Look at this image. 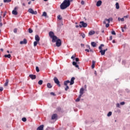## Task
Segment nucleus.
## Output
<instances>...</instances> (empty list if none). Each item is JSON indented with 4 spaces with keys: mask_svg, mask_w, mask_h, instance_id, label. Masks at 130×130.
Listing matches in <instances>:
<instances>
[{
    "mask_svg": "<svg viewBox=\"0 0 130 130\" xmlns=\"http://www.w3.org/2000/svg\"><path fill=\"white\" fill-rule=\"evenodd\" d=\"M91 45L92 47H96V43L92 42L91 43Z\"/></svg>",
    "mask_w": 130,
    "mask_h": 130,
    "instance_id": "obj_22",
    "label": "nucleus"
},
{
    "mask_svg": "<svg viewBox=\"0 0 130 130\" xmlns=\"http://www.w3.org/2000/svg\"><path fill=\"white\" fill-rule=\"evenodd\" d=\"M80 99H80V98H77V99L76 100V102H79V101H80Z\"/></svg>",
    "mask_w": 130,
    "mask_h": 130,
    "instance_id": "obj_45",
    "label": "nucleus"
},
{
    "mask_svg": "<svg viewBox=\"0 0 130 130\" xmlns=\"http://www.w3.org/2000/svg\"><path fill=\"white\" fill-rule=\"evenodd\" d=\"M57 111H60L61 110V108L60 107H58L57 108Z\"/></svg>",
    "mask_w": 130,
    "mask_h": 130,
    "instance_id": "obj_42",
    "label": "nucleus"
},
{
    "mask_svg": "<svg viewBox=\"0 0 130 130\" xmlns=\"http://www.w3.org/2000/svg\"><path fill=\"white\" fill-rule=\"evenodd\" d=\"M101 5H102V1L100 0V1L97 2L96 7H100V6H101Z\"/></svg>",
    "mask_w": 130,
    "mask_h": 130,
    "instance_id": "obj_15",
    "label": "nucleus"
},
{
    "mask_svg": "<svg viewBox=\"0 0 130 130\" xmlns=\"http://www.w3.org/2000/svg\"><path fill=\"white\" fill-rule=\"evenodd\" d=\"M21 120L23 122H26V121H27V119L25 117L22 118Z\"/></svg>",
    "mask_w": 130,
    "mask_h": 130,
    "instance_id": "obj_28",
    "label": "nucleus"
},
{
    "mask_svg": "<svg viewBox=\"0 0 130 130\" xmlns=\"http://www.w3.org/2000/svg\"><path fill=\"white\" fill-rule=\"evenodd\" d=\"M120 105H124V104H125V103H124V102H122L120 103Z\"/></svg>",
    "mask_w": 130,
    "mask_h": 130,
    "instance_id": "obj_44",
    "label": "nucleus"
},
{
    "mask_svg": "<svg viewBox=\"0 0 130 130\" xmlns=\"http://www.w3.org/2000/svg\"><path fill=\"white\" fill-rule=\"evenodd\" d=\"M124 18H128V15H126L125 16H124Z\"/></svg>",
    "mask_w": 130,
    "mask_h": 130,
    "instance_id": "obj_60",
    "label": "nucleus"
},
{
    "mask_svg": "<svg viewBox=\"0 0 130 130\" xmlns=\"http://www.w3.org/2000/svg\"><path fill=\"white\" fill-rule=\"evenodd\" d=\"M111 34H112V35H116V33H115V31L114 30L112 31Z\"/></svg>",
    "mask_w": 130,
    "mask_h": 130,
    "instance_id": "obj_36",
    "label": "nucleus"
},
{
    "mask_svg": "<svg viewBox=\"0 0 130 130\" xmlns=\"http://www.w3.org/2000/svg\"><path fill=\"white\" fill-rule=\"evenodd\" d=\"M81 36H82V38H85V37H86V36L84 35V33H81Z\"/></svg>",
    "mask_w": 130,
    "mask_h": 130,
    "instance_id": "obj_33",
    "label": "nucleus"
},
{
    "mask_svg": "<svg viewBox=\"0 0 130 130\" xmlns=\"http://www.w3.org/2000/svg\"><path fill=\"white\" fill-rule=\"evenodd\" d=\"M103 24H106V20H105V21H103Z\"/></svg>",
    "mask_w": 130,
    "mask_h": 130,
    "instance_id": "obj_57",
    "label": "nucleus"
},
{
    "mask_svg": "<svg viewBox=\"0 0 130 130\" xmlns=\"http://www.w3.org/2000/svg\"><path fill=\"white\" fill-rule=\"evenodd\" d=\"M80 24H79L80 28H82V27H83V28H86V27H87V26H88V24H87V23L84 22V21H81Z\"/></svg>",
    "mask_w": 130,
    "mask_h": 130,
    "instance_id": "obj_4",
    "label": "nucleus"
},
{
    "mask_svg": "<svg viewBox=\"0 0 130 130\" xmlns=\"http://www.w3.org/2000/svg\"><path fill=\"white\" fill-rule=\"evenodd\" d=\"M74 0H67V2H69V4H71V2H73Z\"/></svg>",
    "mask_w": 130,
    "mask_h": 130,
    "instance_id": "obj_50",
    "label": "nucleus"
},
{
    "mask_svg": "<svg viewBox=\"0 0 130 130\" xmlns=\"http://www.w3.org/2000/svg\"><path fill=\"white\" fill-rule=\"evenodd\" d=\"M35 40L38 42H39V41H40V38L38 35H36L35 36Z\"/></svg>",
    "mask_w": 130,
    "mask_h": 130,
    "instance_id": "obj_13",
    "label": "nucleus"
},
{
    "mask_svg": "<svg viewBox=\"0 0 130 130\" xmlns=\"http://www.w3.org/2000/svg\"><path fill=\"white\" fill-rule=\"evenodd\" d=\"M70 6H71V3L68 2V0H64L63 3L60 5V8L61 10H66V9L70 7Z\"/></svg>",
    "mask_w": 130,
    "mask_h": 130,
    "instance_id": "obj_1",
    "label": "nucleus"
},
{
    "mask_svg": "<svg viewBox=\"0 0 130 130\" xmlns=\"http://www.w3.org/2000/svg\"><path fill=\"white\" fill-rule=\"evenodd\" d=\"M89 35H94L95 34V31L94 30H91L88 33Z\"/></svg>",
    "mask_w": 130,
    "mask_h": 130,
    "instance_id": "obj_19",
    "label": "nucleus"
},
{
    "mask_svg": "<svg viewBox=\"0 0 130 130\" xmlns=\"http://www.w3.org/2000/svg\"><path fill=\"white\" fill-rule=\"evenodd\" d=\"M12 2V0H4V3H10Z\"/></svg>",
    "mask_w": 130,
    "mask_h": 130,
    "instance_id": "obj_31",
    "label": "nucleus"
},
{
    "mask_svg": "<svg viewBox=\"0 0 130 130\" xmlns=\"http://www.w3.org/2000/svg\"><path fill=\"white\" fill-rule=\"evenodd\" d=\"M4 57L8 58H11V54H9L8 55H5Z\"/></svg>",
    "mask_w": 130,
    "mask_h": 130,
    "instance_id": "obj_25",
    "label": "nucleus"
},
{
    "mask_svg": "<svg viewBox=\"0 0 130 130\" xmlns=\"http://www.w3.org/2000/svg\"><path fill=\"white\" fill-rule=\"evenodd\" d=\"M28 12L30 14H32V15H37V11H34L32 9H29Z\"/></svg>",
    "mask_w": 130,
    "mask_h": 130,
    "instance_id": "obj_8",
    "label": "nucleus"
},
{
    "mask_svg": "<svg viewBox=\"0 0 130 130\" xmlns=\"http://www.w3.org/2000/svg\"><path fill=\"white\" fill-rule=\"evenodd\" d=\"M43 83V80H40V81L38 82L39 85H42Z\"/></svg>",
    "mask_w": 130,
    "mask_h": 130,
    "instance_id": "obj_29",
    "label": "nucleus"
},
{
    "mask_svg": "<svg viewBox=\"0 0 130 130\" xmlns=\"http://www.w3.org/2000/svg\"><path fill=\"white\" fill-rule=\"evenodd\" d=\"M82 95H83V94H80L79 95V97H78V98H79V99H81V97H82Z\"/></svg>",
    "mask_w": 130,
    "mask_h": 130,
    "instance_id": "obj_55",
    "label": "nucleus"
},
{
    "mask_svg": "<svg viewBox=\"0 0 130 130\" xmlns=\"http://www.w3.org/2000/svg\"><path fill=\"white\" fill-rule=\"evenodd\" d=\"M81 46H82V47H83V46H84V44H81Z\"/></svg>",
    "mask_w": 130,
    "mask_h": 130,
    "instance_id": "obj_64",
    "label": "nucleus"
},
{
    "mask_svg": "<svg viewBox=\"0 0 130 130\" xmlns=\"http://www.w3.org/2000/svg\"><path fill=\"white\" fill-rule=\"evenodd\" d=\"M81 5H85V2L84 1H81Z\"/></svg>",
    "mask_w": 130,
    "mask_h": 130,
    "instance_id": "obj_51",
    "label": "nucleus"
},
{
    "mask_svg": "<svg viewBox=\"0 0 130 130\" xmlns=\"http://www.w3.org/2000/svg\"><path fill=\"white\" fill-rule=\"evenodd\" d=\"M57 114H53V115H52V118H51V119H52V120H53V119H56L57 118Z\"/></svg>",
    "mask_w": 130,
    "mask_h": 130,
    "instance_id": "obj_17",
    "label": "nucleus"
},
{
    "mask_svg": "<svg viewBox=\"0 0 130 130\" xmlns=\"http://www.w3.org/2000/svg\"><path fill=\"white\" fill-rule=\"evenodd\" d=\"M6 15H7V11H5L4 12V14L3 15V17L5 18V17H6Z\"/></svg>",
    "mask_w": 130,
    "mask_h": 130,
    "instance_id": "obj_43",
    "label": "nucleus"
},
{
    "mask_svg": "<svg viewBox=\"0 0 130 130\" xmlns=\"http://www.w3.org/2000/svg\"><path fill=\"white\" fill-rule=\"evenodd\" d=\"M68 84H70V80L66 81L64 82V86H66V87L65 88V91H67V90H69V89H70L69 86H68Z\"/></svg>",
    "mask_w": 130,
    "mask_h": 130,
    "instance_id": "obj_7",
    "label": "nucleus"
},
{
    "mask_svg": "<svg viewBox=\"0 0 130 130\" xmlns=\"http://www.w3.org/2000/svg\"><path fill=\"white\" fill-rule=\"evenodd\" d=\"M54 81L58 86V87H60V84H59V81L58 80V79L56 77H54Z\"/></svg>",
    "mask_w": 130,
    "mask_h": 130,
    "instance_id": "obj_6",
    "label": "nucleus"
},
{
    "mask_svg": "<svg viewBox=\"0 0 130 130\" xmlns=\"http://www.w3.org/2000/svg\"><path fill=\"white\" fill-rule=\"evenodd\" d=\"M112 114V112H109L108 113V114H107V116H111Z\"/></svg>",
    "mask_w": 130,
    "mask_h": 130,
    "instance_id": "obj_34",
    "label": "nucleus"
},
{
    "mask_svg": "<svg viewBox=\"0 0 130 130\" xmlns=\"http://www.w3.org/2000/svg\"><path fill=\"white\" fill-rule=\"evenodd\" d=\"M79 26H80V25L79 26V25H76L75 26L76 28H79Z\"/></svg>",
    "mask_w": 130,
    "mask_h": 130,
    "instance_id": "obj_62",
    "label": "nucleus"
},
{
    "mask_svg": "<svg viewBox=\"0 0 130 130\" xmlns=\"http://www.w3.org/2000/svg\"><path fill=\"white\" fill-rule=\"evenodd\" d=\"M104 44H101V46L99 47V49H100V52L101 54V55H104L105 54V52L107 51V48H106L105 50H102V47H104Z\"/></svg>",
    "mask_w": 130,
    "mask_h": 130,
    "instance_id": "obj_3",
    "label": "nucleus"
},
{
    "mask_svg": "<svg viewBox=\"0 0 130 130\" xmlns=\"http://www.w3.org/2000/svg\"><path fill=\"white\" fill-rule=\"evenodd\" d=\"M28 33H33V30H32L31 28H28Z\"/></svg>",
    "mask_w": 130,
    "mask_h": 130,
    "instance_id": "obj_30",
    "label": "nucleus"
},
{
    "mask_svg": "<svg viewBox=\"0 0 130 130\" xmlns=\"http://www.w3.org/2000/svg\"><path fill=\"white\" fill-rule=\"evenodd\" d=\"M50 95H52L53 96H55V94L53 92H50Z\"/></svg>",
    "mask_w": 130,
    "mask_h": 130,
    "instance_id": "obj_39",
    "label": "nucleus"
},
{
    "mask_svg": "<svg viewBox=\"0 0 130 130\" xmlns=\"http://www.w3.org/2000/svg\"><path fill=\"white\" fill-rule=\"evenodd\" d=\"M43 17H46L47 16V13L45 12H44L42 14Z\"/></svg>",
    "mask_w": 130,
    "mask_h": 130,
    "instance_id": "obj_27",
    "label": "nucleus"
},
{
    "mask_svg": "<svg viewBox=\"0 0 130 130\" xmlns=\"http://www.w3.org/2000/svg\"><path fill=\"white\" fill-rule=\"evenodd\" d=\"M105 21H106L107 22H108V23L109 24V23H110V19H105Z\"/></svg>",
    "mask_w": 130,
    "mask_h": 130,
    "instance_id": "obj_38",
    "label": "nucleus"
},
{
    "mask_svg": "<svg viewBox=\"0 0 130 130\" xmlns=\"http://www.w3.org/2000/svg\"><path fill=\"white\" fill-rule=\"evenodd\" d=\"M109 20H110V21H112V18H109Z\"/></svg>",
    "mask_w": 130,
    "mask_h": 130,
    "instance_id": "obj_59",
    "label": "nucleus"
},
{
    "mask_svg": "<svg viewBox=\"0 0 130 130\" xmlns=\"http://www.w3.org/2000/svg\"><path fill=\"white\" fill-rule=\"evenodd\" d=\"M106 28H108V27H109V23L106 24Z\"/></svg>",
    "mask_w": 130,
    "mask_h": 130,
    "instance_id": "obj_46",
    "label": "nucleus"
},
{
    "mask_svg": "<svg viewBox=\"0 0 130 130\" xmlns=\"http://www.w3.org/2000/svg\"><path fill=\"white\" fill-rule=\"evenodd\" d=\"M96 62L95 61H94V60H93L92 61V66H91V68L92 69H94V68H95V63Z\"/></svg>",
    "mask_w": 130,
    "mask_h": 130,
    "instance_id": "obj_20",
    "label": "nucleus"
},
{
    "mask_svg": "<svg viewBox=\"0 0 130 130\" xmlns=\"http://www.w3.org/2000/svg\"><path fill=\"white\" fill-rule=\"evenodd\" d=\"M109 40H112V36H110Z\"/></svg>",
    "mask_w": 130,
    "mask_h": 130,
    "instance_id": "obj_53",
    "label": "nucleus"
},
{
    "mask_svg": "<svg viewBox=\"0 0 130 130\" xmlns=\"http://www.w3.org/2000/svg\"><path fill=\"white\" fill-rule=\"evenodd\" d=\"M22 6H23L24 7H25V6H26V5H25V3H22Z\"/></svg>",
    "mask_w": 130,
    "mask_h": 130,
    "instance_id": "obj_63",
    "label": "nucleus"
},
{
    "mask_svg": "<svg viewBox=\"0 0 130 130\" xmlns=\"http://www.w3.org/2000/svg\"><path fill=\"white\" fill-rule=\"evenodd\" d=\"M118 20H119V21H120V20H121V22H123L124 21V18H118Z\"/></svg>",
    "mask_w": 130,
    "mask_h": 130,
    "instance_id": "obj_32",
    "label": "nucleus"
},
{
    "mask_svg": "<svg viewBox=\"0 0 130 130\" xmlns=\"http://www.w3.org/2000/svg\"><path fill=\"white\" fill-rule=\"evenodd\" d=\"M31 1H29L28 3V5H31Z\"/></svg>",
    "mask_w": 130,
    "mask_h": 130,
    "instance_id": "obj_56",
    "label": "nucleus"
},
{
    "mask_svg": "<svg viewBox=\"0 0 130 130\" xmlns=\"http://www.w3.org/2000/svg\"><path fill=\"white\" fill-rule=\"evenodd\" d=\"M17 10H18V8L15 7L14 10L12 11L13 15H15V16H17V15H18V12H17Z\"/></svg>",
    "mask_w": 130,
    "mask_h": 130,
    "instance_id": "obj_9",
    "label": "nucleus"
},
{
    "mask_svg": "<svg viewBox=\"0 0 130 130\" xmlns=\"http://www.w3.org/2000/svg\"><path fill=\"white\" fill-rule=\"evenodd\" d=\"M37 44H38V42L37 41L34 42V46L36 47L37 46Z\"/></svg>",
    "mask_w": 130,
    "mask_h": 130,
    "instance_id": "obj_26",
    "label": "nucleus"
},
{
    "mask_svg": "<svg viewBox=\"0 0 130 130\" xmlns=\"http://www.w3.org/2000/svg\"><path fill=\"white\" fill-rule=\"evenodd\" d=\"M85 51H87V52H90V50L89 49H85Z\"/></svg>",
    "mask_w": 130,
    "mask_h": 130,
    "instance_id": "obj_52",
    "label": "nucleus"
},
{
    "mask_svg": "<svg viewBox=\"0 0 130 130\" xmlns=\"http://www.w3.org/2000/svg\"><path fill=\"white\" fill-rule=\"evenodd\" d=\"M17 31H18V29H17V28H14V32L15 33H17Z\"/></svg>",
    "mask_w": 130,
    "mask_h": 130,
    "instance_id": "obj_41",
    "label": "nucleus"
},
{
    "mask_svg": "<svg viewBox=\"0 0 130 130\" xmlns=\"http://www.w3.org/2000/svg\"><path fill=\"white\" fill-rule=\"evenodd\" d=\"M0 91L2 92V91H4V87H0Z\"/></svg>",
    "mask_w": 130,
    "mask_h": 130,
    "instance_id": "obj_48",
    "label": "nucleus"
},
{
    "mask_svg": "<svg viewBox=\"0 0 130 130\" xmlns=\"http://www.w3.org/2000/svg\"><path fill=\"white\" fill-rule=\"evenodd\" d=\"M89 51H90V52H93V50L89 49Z\"/></svg>",
    "mask_w": 130,
    "mask_h": 130,
    "instance_id": "obj_58",
    "label": "nucleus"
},
{
    "mask_svg": "<svg viewBox=\"0 0 130 130\" xmlns=\"http://www.w3.org/2000/svg\"><path fill=\"white\" fill-rule=\"evenodd\" d=\"M116 106H117V107L119 108L120 105H119V104H117Z\"/></svg>",
    "mask_w": 130,
    "mask_h": 130,
    "instance_id": "obj_54",
    "label": "nucleus"
},
{
    "mask_svg": "<svg viewBox=\"0 0 130 130\" xmlns=\"http://www.w3.org/2000/svg\"><path fill=\"white\" fill-rule=\"evenodd\" d=\"M115 6L116 9H117V10H118L119 9V4H118V3H116Z\"/></svg>",
    "mask_w": 130,
    "mask_h": 130,
    "instance_id": "obj_23",
    "label": "nucleus"
},
{
    "mask_svg": "<svg viewBox=\"0 0 130 130\" xmlns=\"http://www.w3.org/2000/svg\"><path fill=\"white\" fill-rule=\"evenodd\" d=\"M75 60H76V62L79 61V58H75Z\"/></svg>",
    "mask_w": 130,
    "mask_h": 130,
    "instance_id": "obj_47",
    "label": "nucleus"
},
{
    "mask_svg": "<svg viewBox=\"0 0 130 130\" xmlns=\"http://www.w3.org/2000/svg\"><path fill=\"white\" fill-rule=\"evenodd\" d=\"M80 94L83 95L84 94V88H81L80 90Z\"/></svg>",
    "mask_w": 130,
    "mask_h": 130,
    "instance_id": "obj_21",
    "label": "nucleus"
},
{
    "mask_svg": "<svg viewBox=\"0 0 130 130\" xmlns=\"http://www.w3.org/2000/svg\"><path fill=\"white\" fill-rule=\"evenodd\" d=\"M75 57H76V54L75 55H73L72 57H71V58L72 59H75Z\"/></svg>",
    "mask_w": 130,
    "mask_h": 130,
    "instance_id": "obj_37",
    "label": "nucleus"
},
{
    "mask_svg": "<svg viewBox=\"0 0 130 130\" xmlns=\"http://www.w3.org/2000/svg\"><path fill=\"white\" fill-rule=\"evenodd\" d=\"M76 78H75V77H72L71 78V81H70V85H74V84L75 83V80Z\"/></svg>",
    "mask_w": 130,
    "mask_h": 130,
    "instance_id": "obj_10",
    "label": "nucleus"
},
{
    "mask_svg": "<svg viewBox=\"0 0 130 130\" xmlns=\"http://www.w3.org/2000/svg\"><path fill=\"white\" fill-rule=\"evenodd\" d=\"M57 18L59 20H61L62 19L61 17H60V15H58Z\"/></svg>",
    "mask_w": 130,
    "mask_h": 130,
    "instance_id": "obj_40",
    "label": "nucleus"
},
{
    "mask_svg": "<svg viewBox=\"0 0 130 130\" xmlns=\"http://www.w3.org/2000/svg\"><path fill=\"white\" fill-rule=\"evenodd\" d=\"M55 42H56V46L57 47H59V46L61 45V40H60V39L56 40Z\"/></svg>",
    "mask_w": 130,
    "mask_h": 130,
    "instance_id": "obj_5",
    "label": "nucleus"
},
{
    "mask_svg": "<svg viewBox=\"0 0 130 130\" xmlns=\"http://www.w3.org/2000/svg\"><path fill=\"white\" fill-rule=\"evenodd\" d=\"M29 78L31 79V80H35L36 79V75L30 74L29 75Z\"/></svg>",
    "mask_w": 130,
    "mask_h": 130,
    "instance_id": "obj_11",
    "label": "nucleus"
},
{
    "mask_svg": "<svg viewBox=\"0 0 130 130\" xmlns=\"http://www.w3.org/2000/svg\"><path fill=\"white\" fill-rule=\"evenodd\" d=\"M36 71L37 72V73H39L40 70H39V68H38V67H36Z\"/></svg>",
    "mask_w": 130,
    "mask_h": 130,
    "instance_id": "obj_35",
    "label": "nucleus"
},
{
    "mask_svg": "<svg viewBox=\"0 0 130 130\" xmlns=\"http://www.w3.org/2000/svg\"><path fill=\"white\" fill-rule=\"evenodd\" d=\"M44 128V125H41L37 128V130H43Z\"/></svg>",
    "mask_w": 130,
    "mask_h": 130,
    "instance_id": "obj_14",
    "label": "nucleus"
},
{
    "mask_svg": "<svg viewBox=\"0 0 130 130\" xmlns=\"http://www.w3.org/2000/svg\"><path fill=\"white\" fill-rule=\"evenodd\" d=\"M49 36L50 37V38H52V42L53 43L55 42V41L57 40V37L54 36L53 31H50L49 32Z\"/></svg>",
    "mask_w": 130,
    "mask_h": 130,
    "instance_id": "obj_2",
    "label": "nucleus"
},
{
    "mask_svg": "<svg viewBox=\"0 0 130 130\" xmlns=\"http://www.w3.org/2000/svg\"><path fill=\"white\" fill-rule=\"evenodd\" d=\"M20 44H27V40L26 39H24L23 41H20Z\"/></svg>",
    "mask_w": 130,
    "mask_h": 130,
    "instance_id": "obj_12",
    "label": "nucleus"
},
{
    "mask_svg": "<svg viewBox=\"0 0 130 130\" xmlns=\"http://www.w3.org/2000/svg\"><path fill=\"white\" fill-rule=\"evenodd\" d=\"M3 26V23H0V27H2Z\"/></svg>",
    "mask_w": 130,
    "mask_h": 130,
    "instance_id": "obj_61",
    "label": "nucleus"
},
{
    "mask_svg": "<svg viewBox=\"0 0 130 130\" xmlns=\"http://www.w3.org/2000/svg\"><path fill=\"white\" fill-rule=\"evenodd\" d=\"M8 84H9V79H7L6 81L5 84H4V86L5 87H7V86H8Z\"/></svg>",
    "mask_w": 130,
    "mask_h": 130,
    "instance_id": "obj_24",
    "label": "nucleus"
},
{
    "mask_svg": "<svg viewBox=\"0 0 130 130\" xmlns=\"http://www.w3.org/2000/svg\"><path fill=\"white\" fill-rule=\"evenodd\" d=\"M47 88L51 89V88H52V85H51V84H50V83H48L47 84Z\"/></svg>",
    "mask_w": 130,
    "mask_h": 130,
    "instance_id": "obj_18",
    "label": "nucleus"
},
{
    "mask_svg": "<svg viewBox=\"0 0 130 130\" xmlns=\"http://www.w3.org/2000/svg\"><path fill=\"white\" fill-rule=\"evenodd\" d=\"M86 47H87V48H88V49H91V48L90 47V46L89 45H86Z\"/></svg>",
    "mask_w": 130,
    "mask_h": 130,
    "instance_id": "obj_49",
    "label": "nucleus"
},
{
    "mask_svg": "<svg viewBox=\"0 0 130 130\" xmlns=\"http://www.w3.org/2000/svg\"><path fill=\"white\" fill-rule=\"evenodd\" d=\"M73 66H74V67H75V68H77V69H80L79 68V65H78V63H77V62L73 61Z\"/></svg>",
    "mask_w": 130,
    "mask_h": 130,
    "instance_id": "obj_16",
    "label": "nucleus"
}]
</instances>
